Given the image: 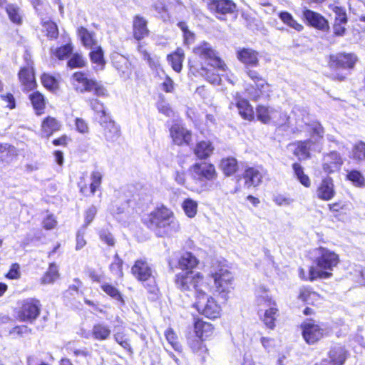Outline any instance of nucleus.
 Masks as SVG:
<instances>
[{
  "label": "nucleus",
  "mask_w": 365,
  "mask_h": 365,
  "mask_svg": "<svg viewBox=\"0 0 365 365\" xmlns=\"http://www.w3.org/2000/svg\"><path fill=\"white\" fill-rule=\"evenodd\" d=\"M195 336L197 338H207L212 334L213 327L212 324L202 320H197L194 326Z\"/></svg>",
  "instance_id": "2f4dec72"
},
{
  "label": "nucleus",
  "mask_w": 365,
  "mask_h": 365,
  "mask_svg": "<svg viewBox=\"0 0 365 365\" xmlns=\"http://www.w3.org/2000/svg\"><path fill=\"white\" fill-rule=\"evenodd\" d=\"M67 65L71 68H82L86 66V60L82 55L75 53L68 60Z\"/></svg>",
  "instance_id": "13d9d810"
},
{
  "label": "nucleus",
  "mask_w": 365,
  "mask_h": 365,
  "mask_svg": "<svg viewBox=\"0 0 365 365\" xmlns=\"http://www.w3.org/2000/svg\"><path fill=\"white\" fill-rule=\"evenodd\" d=\"M165 336L166 337L167 341L175 351H181V346L178 341L177 336L173 329H167L165 332Z\"/></svg>",
  "instance_id": "4d7b16f0"
},
{
  "label": "nucleus",
  "mask_w": 365,
  "mask_h": 365,
  "mask_svg": "<svg viewBox=\"0 0 365 365\" xmlns=\"http://www.w3.org/2000/svg\"><path fill=\"white\" fill-rule=\"evenodd\" d=\"M30 101L37 115L43 113L46 103L43 96L38 91L34 92L29 96Z\"/></svg>",
  "instance_id": "c9c22d12"
},
{
  "label": "nucleus",
  "mask_w": 365,
  "mask_h": 365,
  "mask_svg": "<svg viewBox=\"0 0 365 365\" xmlns=\"http://www.w3.org/2000/svg\"><path fill=\"white\" fill-rule=\"evenodd\" d=\"M189 345L195 353L205 358V354L207 352V349L205 346H204L202 338L196 337L195 339H190Z\"/></svg>",
  "instance_id": "603ef678"
},
{
  "label": "nucleus",
  "mask_w": 365,
  "mask_h": 365,
  "mask_svg": "<svg viewBox=\"0 0 365 365\" xmlns=\"http://www.w3.org/2000/svg\"><path fill=\"white\" fill-rule=\"evenodd\" d=\"M279 17L282 21L287 26L295 29L297 31H301L303 29V26L299 24L292 16V15L287 11H282L279 14Z\"/></svg>",
  "instance_id": "37998d69"
},
{
  "label": "nucleus",
  "mask_w": 365,
  "mask_h": 365,
  "mask_svg": "<svg viewBox=\"0 0 365 365\" xmlns=\"http://www.w3.org/2000/svg\"><path fill=\"white\" fill-rule=\"evenodd\" d=\"M257 305L261 307L260 311H263V308L267 309L271 307H277L275 301H274L268 293V290L264 287H259L255 292Z\"/></svg>",
  "instance_id": "393cba45"
},
{
  "label": "nucleus",
  "mask_w": 365,
  "mask_h": 365,
  "mask_svg": "<svg viewBox=\"0 0 365 365\" xmlns=\"http://www.w3.org/2000/svg\"><path fill=\"white\" fill-rule=\"evenodd\" d=\"M273 201L279 206H289L294 202V200L289 196L279 194L274 197Z\"/></svg>",
  "instance_id": "69168bd1"
},
{
  "label": "nucleus",
  "mask_w": 365,
  "mask_h": 365,
  "mask_svg": "<svg viewBox=\"0 0 365 365\" xmlns=\"http://www.w3.org/2000/svg\"><path fill=\"white\" fill-rule=\"evenodd\" d=\"M185 54L181 48H178L175 52L168 56V60L170 63L172 68L176 72H180L182 66V61Z\"/></svg>",
  "instance_id": "f704fd0d"
},
{
  "label": "nucleus",
  "mask_w": 365,
  "mask_h": 365,
  "mask_svg": "<svg viewBox=\"0 0 365 365\" xmlns=\"http://www.w3.org/2000/svg\"><path fill=\"white\" fill-rule=\"evenodd\" d=\"M343 163L341 155L336 151H331L324 155L322 169L327 174L333 173L340 170Z\"/></svg>",
  "instance_id": "2eb2a0df"
},
{
  "label": "nucleus",
  "mask_w": 365,
  "mask_h": 365,
  "mask_svg": "<svg viewBox=\"0 0 365 365\" xmlns=\"http://www.w3.org/2000/svg\"><path fill=\"white\" fill-rule=\"evenodd\" d=\"M316 195L320 200L329 201L335 195L334 185L331 177H326L322 179L321 183L316 190Z\"/></svg>",
  "instance_id": "6ab92c4d"
},
{
  "label": "nucleus",
  "mask_w": 365,
  "mask_h": 365,
  "mask_svg": "<svg viewBox=\"0 0 365 365\" xmlns=\"http://www.w3.org/2000/svg\"><path fill=\"white\" fill-rule=\"evenodd\" d=\"M329 8L335 14L336 17L334 23L337 24H347L348 19L344 8L334 4H331Z\"/></svg>",
  "instance_id": "09e8293b"
},
{
  "label": "nucleus",
  "mask_w": 365,
  "mask_h": 365,
  "mask_svg": "<svg viewBox=\"0 0 365 365\" xmlns=\"http://www.w3.org/2000/svg\"><path fill=\"white\" fill-rule=\"evenodd\" d=\"M114 339L120 346L128 351L130 354L133 353L129 340L125 337L124 334L121 333H116L114 334Z\"/></svg>",
  "instance_id": "bf43d9fd"
},
{
  "label": "nucleus",
  "mask_w": 365,
  "mask_h": 365,
  "mask_svg": "<svg viewBox=\"0 0 365 365\" xmlns=\"http://www.w3.org/2000/svg\"><path fill=\"white\" fill-rule=\"evenodd\" d=\"M213 151V147L210 142L201 141L198 143L195 148V154L200 159L207 158Z\"/></svg>",
  "instance_id": "e433bc0d"
},
{
  "label": "nucleus",
  "mask_w": 365,
  "mask_h": 365,
  "mask_svg": "<svg viewBox=\"0 0 365 365\" xmlns=\"http://www.w3.org/2000/svg\"><path fill=\"white\" fill-rule=\"evenodd\" d=\"M44 27L47 32V36L51 38H56L58 36V31L57 26L53 22H47L45 24Z\"/></svg>",
  "instance_id": "338daca9"
},
{
  "label": "nucleus",
  "mask_w": 365,
  "mask_h": 365,
  "mask_svg": "<svg viewBox=\"0 0 365 365\" xmlns=\"http://www.w3.org/2000/svg\"><path fill=\"white\" fill-rule=\"evenodd\" d=\"M78 34L84 46L91 49L98 46L96 41L93 38V34L89 32L86 28H79L78 29Z\"/></svg>",
  "instance_id": "4c0bfd02"
},
{
  "label": "nucleus",
  "mask_w": 365,
  "mask_h": 365,
  "mask_svg": "<svg viewBox=\"0 0 365 365\" xmlns=\"http://www.w3.org/2000/svg\"><path fill=\"white\" fill-rule=\"evenodd\" d=\"M101 287L104 292L117 302L118 307L125 305V300L116 287L108 283H103Z\"/></svg>",
  "instance_id": "473e14b6"
},
{
  "label": "nucleus",
  "mask_w": 365,
  "mask_h": 365,
  "mask_svg": "<svg viewBox=\"0 0 365 365\" xmlns=\"http://www.w3.org/2000/svg\"><path fill=\"white\" fill-rule=\"evenodd\" d=\"M173 142L178 145L188 144L191 140V133L180 124H174L170 129Z\"/></svg>",
  "instance_id": "4be33fe9"
},
{
  "label": "nucleus",
  "mask_w": 365,
  "mask_h": 365,
  "mask_svg": "<svg viewBox=\"0 0 365 365\" xmlns=\"http://www.w3.org/2000/svg\"><path fill=\"white\" fill-rule=\"evenodd\" d=\"M327 334V327L314 321H309L302 324V335L305 341L314 344Z\"/></svg>",
  "instance_id": "9b49d317"
},
{
  "label": "nucleus",
  "mask_w": 365,
  "mask_h": 365,
  "mask_svg": "<svg viewBox=\"0 0 365 365\" xmlns=\"http://www.w3.org/2000/svg\"><path fill=\"white\" fill-rule=\"evenodd\" d=\"M239 114L245 120H251L254 118L252 107L245 99H240L236 103Z\"/></svg>",
  "instance_id": "72a5a7b5"
},
{
  "label": "nucleus",
  "mask_w": 365,
  "mask_h": 365,
  "mask_svg": "<svg viewBox=\"0 0 365 365\" xmlns=\"http://www.w3.org/2000/svg\"><path fill=\"white\" fill-rule=\"evenodd\" d=\"M99 237L102 242H105L108 246H114L115 239L108 229H101L99 231Z\"/></svg>",
  "instance_id": "680f3d73"
},
{
  "label": "nucleus",
  "mask_w": 365,
  "mask_h": 365,
  "mask_svg": "<svg viewBox=\"0 0 365 365\" xmlns=\"http://www.w3.org/2000/svg\"><path fill=\"white\" fill-rule=\"evenodd\" d=\"M41 82L44 87L50 90L56 89L58 87L56 78L46 73L42 75Z\"/></svg>",
  "instance_id": "052dcab7"
},
{
  "label": "nucleus",
  "mask_w": 365,
  "mask_h": 365,
  "mask_svg": "<svg viewBox=\"0 0 365 365\" xmlns=\"http://www.w3.org/2000/svg\"><path fill=\"white\" fill-rule=\"evenodd\" d=\"M73 47L70 44L64 45L56 49L55 55L58 59H63L72 53Z\"/></svg>",
  "instance_id": "e2e57ef3"
},
{
  "label": "nucleus",
  "mask_w": 365,
  "mask_h": 365,
  "mask_svg": "<svg viewBox=\"0 0 365 365\" xmlns=\"http://www.w3.org/2000/svg\"><path fill=\"white\" fill-rule=\"evenodd\" d=\"M91 50L89 56L91 62L96 65L95 69L96 71L98 69L103 70L106 64V61L104 59L102 48L100 46H96L91 48Z\"/></svg>",
  "instance_id": "c756f323"
},
{
  "label": "nucleus",
  "mask_w": 365,
  "mask_h": 365,
  "mask_svg": "<svg viewBox=\"0 0 365 365\" xmlns=\"http://www.w3.org/2000/svg\"><path fill=\"white\" fill-rule=\"evenodd\" d=\"M272 112L270 123H272L275 125H283L289 119V116L284 112H282L281 110L275 108H273Z\"/></svg>",
  "instance_id": "8fccbe9b"
},
{
  "label": "nucleus",
  "mask_w": 365,
  "mask_h": 365,
  "mask_svg": "<svg viewBox=\"0 0 365 365\" xmlns=\"http://www.w3.org/2000/svg\"><path fill=\"white\" fill-rule=\"evenodd\" d=\"M72 84L74 89L79 93H92L96 97L108 96L106 88L103 85L93 78H89L83 72H76L72 76Z\"/></svg>",
  "instance_id": "7ed1b4c3"
},
{
  "label": "nucleus",
  "mask_w": 365,
  "mask_h": 365,
  "mask_svg": "<svg viewBox=\"0 0 365 365\" xmlns=\"http://www.w3.org/2000/svg\"><path fill=\"white\" fill-rule=\"evenodd\" d=\"M133 274L147 287L150 292H153L155 288V279L151 267L146 261L137 260L132 267Z\"/></svg>",
  "instance_id": "423d86ee"
},
{
  "label": "nucleus",
  "mask_w": 365,
  "mask_h": 365,
  "mask_svg": "<svg viewBox=\"0 0 365 365\" xmlns=\"http://www.w3.org/2000/svg\"><path fill=\"white\" fill-rule=\"evenodd\" d=\"M103 128V135L108 142H115L120 135V130L115 123L108 117L98 122Z\"/></svg>",
  "instance_id": "aec40b11"
},
{
  "label": "nucleus",
  "mask_w": 365,
  "mask_h": 365,
  "mask_svg": "<svg viewBox=\"0 0 365 365\" xmlns=\"http://www.w3.org/2000/svg\"><path fill=\"white\" fill-rule=\"evenodd\" d=\"M237 59L247 67H257L259 65V53L252 48H243L237 52Z\"/></svg>",
  "instance_id": "412c9836"
},
{
  "label": "nucleus",
  "mask_w": 365,
  "mask_h": 365,
  "mask_svg": "<svg viewBox=\"0 0 365 365\" xmlns=\"http://www.w3.org/2000/svg\"><path fill=\"white\" fill-rule=\"evenodd\" d=\"M272 107L259 105L256 108L257 118L259 120L265 124H270L271 113L273 110Z\"/></svg>",
  "instance_id": "49530a36"
},
{
  "label": "nucleus",
  "mask_w": 365,
  "mask_h": 365,
  "mask_svg": "<svg viewBox=\"0 0 365 365\" xmlns=\"http://www.w3.org/2000/svg\"><path fill=\"white\" fill-rule=\"evenodd\" d=\"M147 21L142 16L136 15L133 21V33L134 38L140 41L149 34V30L147 27Z\"/></svg>",
  "instance_id": "b1692460"
},
{
  "label": "nucleus",
  "mask_w": 365,
  "mask_h": 365,
  "mask_svg": "<svg viewBox=\"0 0 365 365\" xmlns=\"http://www.w3.org/2000/svg\"><path fill=\"white\" fill-rule=\"evenodd\" d=\"M40 309L41 304L38 300L27 299L22 302L19 317L23 321H32L39 315Z\"/></svg>",
  "instance_id": "ddd939ff"
},
{
  "label": "nucleus",
  "mask_w": 365,
  "mask_h": 365,
  "mask_svg": "<svg viewBox=\"0 0 365 365\" xmlns=\"http://www.w3.org/2000/svg\"><path fill=\"white\" fill-rule=\"evenodd\" d=\"M227 69V66L225 70L219 69L217 67L210 66V68L201 66L200 68H197L195 66H190L191 72L195 75L198 73L200 76L204 77L207 81H208L212 84L219 85L221 83L220 76L222 73H220V72H225Z\"/></svg>",
  "instance_id": "4468645a"
},
{
  "label": "nucleus",
  "mask_w": 365,
  "mask_h": 365,
  "mask_svg": "<svg viewBox=\"0 0 365 365\" xmlns=\"http://www.w3.org/2000/svg\"><path fill=\"white\" fill-rule=\"evenodd\" d=\"M312 140L299 141L294 150V154L299 159H306L309 158V150Z\"/></svg>",
  "instance_id": "79ce46f5"
},
{
  "label": "nucleus",
  "mask_w": 365,
  "mask_h": 365,
  "mask_svg": "<svg viewBox=\"0 0 365 365\" xmlns=\"http://www.w3.org/2000/svg\"><path fill=\"white\" fill-rule=\"evenodd\" d=\"M346 356V349L339 345L333 346L329 352V359L333 365H343Z\"/></svg>",
  "instance_id": "bb28decb"
},
{
  "label": "nucleus",
  "mask_w": 365,
  "mask_h": 365,
  "mask_svg": "<svg viewBox=\"0 0 365 365\" xmlns=\"http://www.w3.org/2000/svg\"><path fill=\"white\" fill-rule=\"evenodd\" d=\"M220 166L227 176L233 175L238 168L237 160L233 158L222 160Z\"/></svg>",
  "instance_id": "a18cd8bd"
},
{
  "label": "nucleus",
  "mask_w": 365,
  "mask_h": 365,
  "mask_svg": "<svg viewBox=\"0 0 365 365\" xmlns=\"http://www.w3.org/2000/svg\"><path fill=\"white\" fill-rule=\"evenodd\" d=\"M111 334V330L108 326L103 323L95 324L91 331L93 338L98 341L107 340Z\"/></svg>",
  "instance_id": "7c9ffc66"
},
{
  "label": "nucleus",
  "mask_w": 365,
  "mask_h": 365,
  "mask_svg": "<svg viewBox=\"0 0 365 365\" xmlns=\"http://www.w3.org/2000/svg\"><path fill=\"white\" fill-rule=\"evenodd\" d=\"M19 78L26 91L33 90L36 86L32 68H22L19 73Z\"/></svg>",
  "instance_id": "a878e982"
},
{
  "label": "nucleus",
  "mask_w": 365,
  "mask_h": 365,
  "mask_svg": "<svg viewBox=\"0 0 365 365\" xmlns=\"http://www.w3.org/2000/svg\"><path fill=\"white\" fill-rule=\"evenodd\" d=\"M351 157L358 162L365 160V143L364 142L359 141L354 145Z\"/></svg>",
  "instance_id": "3c124183"
},
{
  "label": "nucleus",
  "mask_w": 365,
  "mask_h": 365,
  "mask_svg": "<svg viewBox=\"0 0 365 365\" xmlns=\"http://www.w3.org/2000/svg\"><path fill=\"white\" fill-rule=\"evenodd\" d=\"M215 292L226 299L228 293L233 289L232 281L233 276L230 272L226 269L220 268L217 272L212 273Z\"/></svg>",
  "instance_id": "9d476101"
},
{
  "label": "nucleus",
  "mask_w": 365,
  "mask_h": 365,
  "mask_svg": "<svg viewBox=\"0 0 365 365\" xmlns=\"http://www.w3.org/2000/svg\"><path fill=\"white\" fill-rule=\"evenodd\" d=\"M5 9L11 21L18 25L22 24V13L17 5L13 4H7Z\"/></svg>",
  "instance_id": "58836bf2"
},
{
  "label": "nucleus",
  "mask_w": 365,
  "mask_h": 365,
  "mask_svg": "<svg viewBox=\"0 0 365 365\" xmlns=\"http://www.w3.org/2000/svg\"><path fill=\"white\" fill-rule=\"evenodd\" d=\"M357 61L358 58L354 53H337L329 56V66L335 72L334 77L343 81L349 72L341 71L353 69Z\"/></svg>",
  "instance_id": "20e7f679"
},
{
  "label": "nucleus",
  "mask_w": 365,
  "mask_h": 365,
  "mask_svg": "<svg viewBox=\"0 0 365 365\" xmlns=\"http://www.w3.org/2000/svg\"><path fill=\"white\" fill-rule=\"evenodd\" d=\"M193 53L201 60L207 62L210 66L217 67L219 69L225 70L226 65L217 56L216 51L207 42H202L193 49Z\"/></svg>",
  "instance_id": "0eeeda50"
},
{
  "label": "nucleus",
  "mask_w": 365,
  "mask_h": 365,
  "mask_svg": "<svg viewBox=\"0 0 365 365\" xmlns=\"http://www.w3.org/2000/svg\"><path fill=\"white\" fill-rule=\"evenodd\" d=\"M292 168L295 176L299 180V182L305 187H309L311 185L309 178L308 175L304 174L303 168L300 164L294 163L292 165Z\"/></svg>",
  "instance_id": "de8ad7c7"
},
{
  "label": "nucleus",
  "mask_w": 365,
  "mask_h": 365,
  "mask_svg": "<svg viewBox=\"0 0 365 365\" xmlns=\"http://www.w3.org/2000/svg\"><path fill=\"white\" fill-rule=\"evenodd\" d=\"M315 252L316 257L314 262L317 264V267H311L309 268V279L313 281L317 278H329L332 275L331 271L339 262L338 255L322 247L317 248Z\"/></svg>",
  "instance_id": "f03ea898"
},
{
  "label": "nucleus",
  "mask_w": 365,
  "mask_h": 365,
  "mask_svg": "<svg viewBox=\"0 0 365 365\" xmlns=\"http://www.w3.org/2000/svg\"><path fill=\"white\" fill-rule=\"evenodd\" d=\"M278 309L277 307H271L264 309V316L262 318L265 326L271 329L275 327V320Z\"/></svg>",
  "instance_id": "a19ab883"
},
{
  "label": "nucleus",
  "mask_w": 365,
  "mask_h": 365,
  "mask_svg": "<svg viewBox=\"0 0 365 365\" xmlns=\"http://www.w3.org/2000/svg\"><path fill=\"white\" fill-rule=\"evenodd\" d=\"M123 260L119 257L118 254H115L114 257V260L110 265V269L111 272L118 277H123Z\"/></svg>",
  "instance_id": "6e6d98bb"
},
{
  "label": "nucleus",
  "mask_w": 365,
  "mask_h": 365,
  "mask_svg": "<svg viewBox=\"0 0 365 365\" xmlns=\"http://www.w3.org/2000/svg\"><path fill=\"white\" fill-rule=\"evenodd\" d=\"M91 108L95 112L96 119L100 122L101 120L106 119L110 115L106 113L104 106L99 100L95 98H89L86 100Z\"/></svg>",
  "instance_id": "c85d7f7f"
},
{
  "label": "nucleus",
  "mask_w": 365,
  "mask_h": 365,
  "mask_svg": "<svg viewBox=\"0 0 365 365\" xmlns=\"http://www.w3.org/2000/svg\"><path fill=\"white\" fill-rule=\"evenodd\" d=\"M199 263V260L191 252L183 253L178 259V267L182 270H192Z\"/></svg>",
  "instance_id": "cd10ccee"
},
{
  "label": "nucleus",
  "mask_w": 365,
  "mask_h": 365,
  "mask_svg": "<svg viewBox=\"0 0 365 365\" xmlns=\"http://www.w3.org/2000/svg\"><path fill=\"white\" fill-rule=\"evenodd\" d=\"M192 170L194 178L201 180H212L217 176L214 165L207 163H195L192 166Z\"/></svg>",
  "instance_id": "a211bd4d"
},
{
  "label": "nucleus",
  "mask_w": 365,
  "mask_h": 365,
  "mask_svg": "<svg viewBox=\"0 0 365 365\" xmlns=\"http://www.w3.org/2000/svg\"><path fill=\"white\" fill-rule=\"evenodd\" d=\"M41 128L43 134L49 137L53 132L59 130L60 124L54 118L47 117L43 121Z\"/></svg>",
  "instance_id": "ea45409f"
},
{
  "label": "nucleus",
  "mask_w": 365,
  "mask_h": 365,
  "mask_svg": "<svg viewBox=\"0 0 365 365\" xmlns=\"http://www.w3.org/2000/svg\"><path fill=\"white\" fill-rule=\"evenodd\" d=\"M304 124L307 127V130L311 132L312 138L318 142L323 138L324 129L321 123L316 120H309L308 116H304L299 119H297V124L299 127L302 128Z\"/></svg>",
  "instance_id": "dca6fc26"
},
{
  "label": "nucleus",
  "mask_w": 365,
  "mask_h": 365,
  "mask_svg": "<svg viewBox=\"0 0 365 365\" xmlns=\"http://www.w3.org/2000/svg\"><path fill=\"white\" fill-rule=\"evenodd\" d=\"M263 176L262 169L248 168L243 174V178L245 180V185L247 187H257L261 184Z\"/></svg>",
  "instance_id": "5701e85b"
},
{
  "label": "nucleus",
  "mask_w": 365,
  "mask_h": 365,
  "mask_svg": "<svg viewBox=\"0 0 365 365\" xmlns=\"http://www.w3.org/2000/svg\"><path fill=\"white\" fill-rule=\"evenodd\" d=\"M146 223L159 237L172 235L180 230V224L173 212L165 207L152 212L148 215Z\"/></svg>",
  "instance_id": "f257e3e1"
},
{
  "label": "nucleus",
  "mask_w": 365,
  "mask_h": 365,
  "mask_svg": "<svg viewBox=\"0 0 365 365\" xmlns=\"http://www.w3.org/2000/svg\"><path fill=\"white\" fill-rule=\"evenodd\" d=\"M196 299L197 301L194 304V307L199 313L210 319L218 317L220 312V307L212 297H207L205 291L200 292V294L197 295Z\"/></svg>",
  "instance_id": "6e6552de"
},
{
  "label": "nucleus",
  "mask_w": 365,
  "mask_h": 365,
  "mask_svg": "<svg viewBox=\"0 0 365 365\" xmlns=\"http://www.w3.org/2000/svg\"><path fill=\"white\" fill-rule=\"evenodd\" d=\"M175 284L182 291H193L195 297L200 294V292L205 291L202 287H206L203 284L202 276L192 270L176 274Z\"/></svg>",
  "instance_id": "39448f33"
},
{
  "label": "nucleus",
  "mask_w": 365,
  "mask_h": 365,
  "mask_svg": "<svg viewBox=\"0 0 365 365\" xmlns=\"http://www.w3.org/2000/svg\"><path fill=\"white\" fill-rule=\"evenodd\" d=\"M302 16L310 26L322 32L329 31L330 27L328 20L319 13L304 6Z\"/></svg>",
  "instance_id": "f8f14e48"
},
{
  "label": "nucleus",
  "mask_w": 365,
  "mask_h": 365,
  "mask_svg": "<svg viewBox=\"0 0 365 365\" xmlns=\"http://www.w3.org/2000/svg\"><path fill=\"white\" fill-rule=\"evenodd\" d=\"M59 277L58 269L56 264L51 263L47 272L45 273L43 277L41 278V284H48L53 283Z\"/></svg>",
  "instance_id": "c03bdc74"
},
{
  "label": "nucleus",
  "mask_w": 365,
  "mask_h": 365,
  "mask_svg": "<svg viewBox=\"0 0 365 365\" xmlns=\"http://www.w3.org/2000/svg\"><path fill=\"white\" fill-rule=\"evenodd\" d=\"M57 221L52 214H48L46 217L43 219V225L46 230H51L56 226Z\"/></svg>",
  "instance_id": "774afa93"
},
{
  "label": "nucleus",
  "mask_w": 365,
  "mask_h": 365,
  "mask_svg": "<svg viewBox=\"0 0 365 365\" xmlns=\"http://www.w3.org/2000/svg\"><path fill=\"white\" fill-rule=\"evenodd\" d=\"M246 73L254 81L255 87L247 89L250 97L253 101H258L260 98L269 96V85L258 73L257 71L247 68Z\"/></svg>",
  "instance_id": "1a4fd4ad"
},
{
  "label": "nucleus",
  "mask_w": 365,
  "mask_h": 365,
  "mask_svg": "<svg viewBox=\"0 0 365 365\" xmlns=\"http://www.w3.org/2000/svg\"><path fill=\"white\" fill-rule=\"evenodd\" d=\"M182 207L187 217L192 218L195 216L197 209V202L187 198L183 201Z\"/></svg>",
  "instance_id": "864d4df0"
},
{
  "label": "nucleus",
  "mask_w": 365,
  "mask_h": 365,
  "mask_svg": "<svg viewBox=\"0 0 365 365\" xmlns=\"http://www.w3.org/2000/svg\"><path fill=\"white\" fill-rule=\"evenodd\" d=\"M97 213V208L94 205L89 207L85 212V221L83 227L86 228L93 220Z\"/></svg>",
  "instance_id": "0e129e2a"
},
{
  "label": "nucleus",
  "mask_w": 365,
  "mask_h": 365,
  "mask_svg": "<svg viewBox=\"0 0 365 365\" xmlns=\"http://www.w3.org/2000/svg\"><path fill=\"white\" fill-rule=\"evenodd\" d=\"M346 178L349 180L357 187H362L365 184V178L362 173L356 170H352L348 172Z\"/></svg>",
  "instance_id": "5fc2aeb1"
},
{
  "label": "nucleus",
  "mask_w": 365,
  "mask_h": 365,
  "mask_svg": "<svg viewBox=\"0 0 365 365\" xmlns=\"http://www.w3.org/2000/svg\"><path fill=\"white\" fill-rule=\"evenodd\" d=\"M209 9L217 14L226 15L237 13V5L232 0H213L209 4Z\"/></svg>",
  "instance_id": "f3484780"
}]
</instances>
